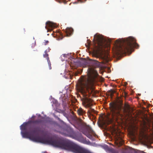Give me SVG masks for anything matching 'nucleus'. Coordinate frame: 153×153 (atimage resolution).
<instances>
[{"instance_id":"obj_23","label":"nucleus","mask_w":153,"mask_h":153,"mask_svg":"<svg viewBox=\"0 0 153 153\" xmlns=\"http://www.w3.org/2000/svg\"><path fill=\"white\" fill-rule=\"evenodd\" d=\"M51 50V49L49 48L47 50H47V52H49L50 51V50Z\"/></svg>"},{"instance_id":"obj_8","label":"nucleus","mask_w":153,"mask_h":153,"mask_svg":"<svg viewBox=\"0 0 153 153\" xmlns=\"http://www.w3.org/2000/svg\"><path fill=\"white\" fill-rule=\"evenodd\" d=\"M43 56L44 57L46 58L49 65V68L50 69H51V64L50 61L49 60V57H48V55L47 53V50H45V54L43 55Z\"/></svg>"},{"instance_id":"obj_22","label":"nucleus","mask_w":153,"mask_h":153,"mask_svg":"<svg viewBox=\"0 0 153 153\" xmlns=\"http://www.w3.org/2000/svg\"><path fill=\"white\" fill-rule=\"evenodd\" d=\"M48 42H48V41H45V45H46L47 44H48Z\"/></svg>"},{"instance_id":"obj_14","label":"nucleus","mask_w":153,"mask_h":153,"mask_svg":"<svg viewBox=\"0 0 153 153\" xmlns=\"http://www.w3.org/2000/svg\"><path fill=\"white\" fill-rule=\"evenodd\" d=\"M85 134L88 138H89L91 140L93 139V137L92 135L90 134L89 133H84Z\"/></svg>"},{"instance_id":"obj_5","label":"nucleus","mask_w":153,"mask_h":153,"mask_svg":"<svg viewBox=\"0 0 153 153\" xmlns=\"http://www.w3.org/2000/svg\"><path fill=\"white\" fill-rule=\"evenodd\" d=\"M55 27V24L50 21H48L46 23L45 28L48 31L52 30V29Z\"/></svg>"},{"instance_id":"obj_10","label":"nucleus","mask_w":153,"mask_h":153,"mask_svg":"<svg viewBox=\"0 0 153 153\" xmlns=\"http://www.w3.org/2000/svg\"><path fill=\"white\" fill-rule=\"evenodd\" d=\"M92 61V63L93 66L95 68L99 67L100 66V62L96 60L91 59Z\"/></svg>"},{"instance_id":"obj_11","label":"nucleus","mask_w":153,"mask_h":153,"mask_svg":"<svg viewBox=\"0 0 153 153\" xmlns=\"http://www.w3.org/2000/svg\"><path fill=\"white\" fill-rule=\"evenodd\" d=\"M77 112L79 115H82L85 113V111L80 108L77 110Z\"/></svg>"},{"instance_id":"obj_16","label":"nucleus","mask_w":153,"mask_h":153,"mask_svg":"<svg viewBox=\"0 0 153 153\" xmlns=\"http://www.w3.org/2000/svg\"><path fill=\"white\" fill-rule=\"evenodd\" d=\"M108 92L110 94V95L111 97H112L113 94L115 92V91L111 89L110 90L108 91Z\"/></svg>"},{"instance_id":"obj_18","label":"nucleus","mask_w":153,"mask_h":153,"mask_svg":"<svg viewBox=\"0 0 153 153\" xmlns=\"http://www.w3.org/2000/svg\"><path fill=\"white\" fill-rule=\"evenodd\" d=\"M89 132L93 134H94V132L91 128H90L89 129Z\"/></svg>"},{"instance_id":"obj_7","label":"nucleus","mask_w":153,"mask_h":153,"mask_svg":"<svg viewBox=\"0 0 153 153\" xmlns=\"http://www.w3.org/2000/svg\"><path fill=\"white\" fill-rule=\"evenodd\" d=\"M73 32V30L71 28L68 27L65 30V33L66 36L69 37L71 36Z\"/></svg>"},{"instance_id":"obj_4","label":"nucleus","mask_w":153,"mask_h":153,"mask_svg":"<svg viewBox=\"0 0 153 153\" xmlns=\"http://www.w3.org/2000/svg\"><path fill=\"white\" fill-rule=\"evenodd\" d=\"M96 40L97 43L100 50L102 49L103 48L105 47V40L102 36L97 34L95 35L94 37V40Z\"/></svg>"},{"instance_id":"obj_3","label":"nucleus","mask_w":153,"mask_h":153,"mask_svg":"<svg viewBox=\"0 0 153 153\" xmlns=\"http://www.w3.org/2000/svg\"><path fill=\"white\" fill-rule=\"evenodd\" d=\"M110 110L113 119H117L118 116L121 115L120 112L122 110L124 113H128L130 111V107L129 105L125 104L124 108L122 103L120 104L110 103L109 104Z\"/></svg>"},{"instance_id":"obj_17","label":"nucleus","mask_w":153,"mask_h":153,"mask_svg":"<svg viewBox=\"0 0 153 153\" xmlns=\"http://www.w3.org/2000/svg\"><path fill=\"white\" fill-rule=\"evenodd\" d=\"M90 110L88 111V113H89L90 114H91V112H93L94 113H95V111L94 109L91 108H90Z\"/></svg>"},{"instance_id":"obj_1","label":"nucleus","mask_w":153,"mask_h":153,"mask_svg":"<svg viewBox=\"0 0 153 153\" xmlns=\"http://www.w3.org/2000/svg\"><path fill=\"white\" fill-rule=\"evenodd\" d=\"M93 74L88 75L87 77L78 80L76 85L77 90L82 93H84V96H86L84 88H86V91L89 94H92L94 91L92 87L95 81V79L98 75L97 72L96 71H93Z\"/></svg>"},{"instance_id":"obj_20","label":"nucleus","mask_w":153,"mask_h":153,"mask_svg":"<svg viewBox=\"0 0 153 153\" xmlns=\"http://www.w3.org/2000/svg\"><path fill=\"white\" fill-rule=\"evenodd\" d=\"M62 1L65 4L66 3V2L65 1V0H57V1H58L59 3H61L62 1Z\"/></svg>"},{"instance_id":"obj_12","label":"nucleus","mask_w":153,"mask_h":153,"mask_svg":"<svg viewBox=\"0 0 153 153\" xmlns=\"http://www.w3.org/2000/svg\"><path fill=\"white\" fill-rule=\"evenodd\" d=\"M117 141L118 143L120 145H122L124 143L123 140L120 137L117 139Z\"/></svg>"},{"instance_id":"obj_21","label":"nucleus","mask_w":153,"mask_h":153,"mask_svg":"<svg viewBox=\"0 0 153 153\" xmlns=\"http://www.w3.org/2000/svg\"><path fill=\"white\" fill-rule=\"evenodd\" d=\"M84 62L85 65H86L87 63V61L85 59L84 60Z\"/></svg>"},{"instance_id":"obj_6","label":"nucleus","mask_w":153,"mask_h":153,"mask_svg":"<svg viewBox=\"0 0 153 153\" xmlns=\"http://www.w3.org/2000/svg\"><path fill=\"white\" fill-rule=\"evenodd\" d=\"M91 101L90 99L86 97L84 98L83 102L84 103L86 107H90L92 105Z\"/></svg>"},{"instance_id":"obj_9","label":"nucleus","mask_w":153,"mask_h":153,"mask_svg":"<svg viewBox=\"0 0 153 153\" xmlns=\"http://www.w3.org/2000/svg\"><path fill=\"white\" fill-rule=\"evenodd\" d=\"M30 121L24 123L22 125L20 126V129L22 130H27L28 127V125L29 123H30Z\"/></svg>"},{"instance_id":"obj_19","label":"nucleus","mask_w":153,"mask_h":153,"mask_svg":"<svg viewBox=\"0 0 153 153\" xmlns=\"http://www.w3.org/2000/svg\"><path fill=\"white\" fill-rule=\"evenodd\" d=\"M38 131L37 129V128H35L34 129L33 131V132L34 133H37L38 132Z\"/></svg>"},{"instance_id":"obj_13","label":"nucleus","mask_w":153,"mask_h":153,"mask_svg":"<svg viewBox=\"0 0 153 153\" xmlns=\"http://www.w3.org/2000/svg\"><path fill=\"white\" fill-rule=\"evenodd\" d=\"M41 121H42L41 120H39V119L33 121H30V123H32L36 124H38L39 123H41Z\"/></svg>"},{"instance_id":"obj_2","label":"nucleus","mask_w":153,"mask_h":153,"mask_svg":"<svg viewBox=\"0 0 153 153\" xmlns=\"http://www.w3.org/2000/svg\"><path fill=\"white\" fill-rule=\"evenodd\" d=\"M117 54L121 55L126 53L131 52L134 48H137L139 47V45L136 42V39L132 37H130L126 39L117 40Z\"/></svg>"},{"instance_id":"obj_15","label":"nucleus","mask_w":153,"mask_h":153,"mask_svg":"<svg viewBox=\"0 0 153 153\" xmlns=\"http://www.w3.org/2000/svg\"><path fill=\"white\" fill-rule=\"evenodd\" d=\"M69 135L71 136H73L74 135V132L73 130L71 128L69 129Z\"/></svg>"}]
</instances>
